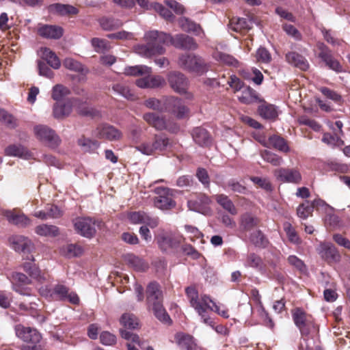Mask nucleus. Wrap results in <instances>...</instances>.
I'll return each mask as SVG.
<instances>
[{"label":"nucleus","mask_w":350,"mask_h":350,"mask_svg":"<svg viewBox=\"0 0 350 350\" xmlns=\"http://www.w3.org/2000/svg\"><path fill=\"white\" fill-rule=\"evenodd\" d=\"M144 39L146 43L136 46L135 51L146 57L163 54L165 52L163 44H171L183 50H196L198 48L194 39L185 34H177L172 37L163 31L152 30L145 33Z\"/></svg>","instance_id":"f257e3e1"},{"label":"nucleus","mask_w":350,"mask_h":350,"mask_svg":"<svg viewBox=\"0 0 350 350\" xmlns=\"http://www.w3.org/2000/svg\"><path fill=\"white\" fill-rule=\"evenodd\" d=\"M186 295L191 306L201 318L202 322L213 327V321L209 317V312L213 311V301L206 295H199L197 290L192 286L185 289Z\"/></svg>","instance_id":"f03ea898"},{"label":"nucleus","mask_w":350,"mask_h":350,"mask_svg":"<svg viewBox=\"0 0 350 350\" xmlns=\"http://www.w3.org/2000/svg\"><path fill=\"white\" fill-rule=\"evenodd\" d=\"M16 336L26 343L21 350H44L41 334L36 329L18 324L14 327Z\"/></svg>","instance_id":"7ed1b4c3"},{"label":"nucleus","mask_w":350,"mask_h":350,"mask_svg":"<svg viewBox=\"0 0 350 350\" xmlns=\"http://www.w3.org/2000/svg\"><path fill=\"white\" fill-rule=\"evenodd\" d=\"M82 116H94L95 111L90 107L85 102H82L78 98L68 100L64 103H57L53 106V116L55 118L62 119L68 116L72 109Z\"/></svg>","instance_id":"20e7f679"},{"label":"nucleus","mask_w":350,"mask_h":350,"mask_svg":"<svg viewBox=\"0 0 350 350\" xmlns=\"http://www.w3.org/2000/svg\"><path fill=\"white\" fill-rule=\"evenodd\" d=\"M146 299L149 308H152L155 317L161 321L168 323L169 315L163 306V295L159 285L157 282H151L146 289Z\"/></svg>","instance_id":"39448f33"},{"label":"nucleus","mask_w":350,"mask_h":350,"mask_svg":"<svg viewBox=\"0 0 350 350\" xmlns=\"http://www.w3.org/2000/svg\"><path fill=\"white\" fill-rule=\"evenodd\" d=\"M145 105L149 108L158 111H170L178 118H185L188 113V109L183 105L181 100L174 98L167 99L163 104L156 98H150L146 101Z\"/></svg>","instance_id":"423d86ee"},{"label":"nucleus","mask_w":350,"mask_h":350,"mask_svg":"<svg viewBox=\"0 0 350 350\" xmlns=\"http://www.w3.org/2000/svg\"><path fill=\"white\" fill-rule=\"evenodd\" d=\"M72 224L78 234L87 239H92L95 236L96 229L100 226L102 222L90 217H79L72 220Z\"/></svg>","instance_id":"0eeeda50"},{"label":"nucleus","mask_w":350,"mask_h":350,"mask_svg":"<svg viewBox=\"0 0 350 350\" xmlns=\"http://www.w3.org/2000/svg\"><path fill=\"white\" fill-rule=\"evenodd\" d=\"M178 64L182 68L197 74H203L208 70V65L204 59L193 53L180 55Z\"/></svg>","instance_id":"6e6552de"},{"label":"nucleus","mask_w":350,"mask_h":350,"mask_svg":"<svg viewBox=\"0 0 350 350\" xmlns=\"http://www.w3.org/2000/svg\"><path fill=\"white\" fill-rule=\"evenodd\" d=\"M36 137L51 148H56L60 139L55 132L46 125L38 124L33 127Z\"/></svg>","instance_id":"1a4fd4ad"},{"label":"nucleus","mask_w":350,"mask_h":350,"mask_svg":"<svg viewBox=\"0 0 350 350\" xmlns=\"http://www.w3.org/2000/svg\"><path fill=\"white\" fill-rule=\"evenodd\" d=\"M157 195L153 200L154 206L161 210H170L175 207L176 202L172 200V190L167 187H158L154 189Z\"/></svg>","instance_id":"9d476101"},{"label":"nucleus","mask_w":350,"mask_h":350,"mask_svg":"<svg viewBox=\"0 0 350 350\" xmlns=\"http://www.w3.org/2000/svg\"><path fill=\"white\" fill-rule=\"evenodd\" d=\"M317 57L327 66L329 69L337 72L342 70V66L340 63L334 57L332 50L324 43L318 42L317 44Z\"/></svg>","instance_id":"9b49d317"},{"label":"nucleus","mask_w":350,"mask_h":350,"mask_svg":"<svg viewBox=\"0 0 350 350\" xmlns=\"http://www.w3.org/2000/svg\"><path fill=\"white\" fill-rule=\"evenodd\" d=\"M295 324L299 328L302 336H308L315 329L314 324L310 317L301 310L297 308L293 313Z\"/></svg>","instance_id":"f8f14e48"},{"label":"nucleus","mask_w":350,"mask_h":350,"mask_svg":"<svg viewBox=\"0 0 350 350\" xmlns=\"http://www.w3.org/2000/svg\"><path fill=\"white\" fill-rule=\"evenodd\" d=\"M273 174L277 180L283 183L297 185L302 180V176L297 168H278L274 170Z\"/></svg>","instance_id":"ddd939ff"},{"label":"nucleus","mask_w":350,"mask_h":350,"mask_svg":"<svg viewBox=\"0 0 350 350\" xmlns=\"http://www.w3.org/2000/svg\"><path fill=\"white\" fill-rule=\"evenodd\" d=\"M211 200L205 194L200 193L196 196V199H191L188 201V207L190 210L200 213L203 215H208L211 212L209 204Z\"/></svg>","instance_id":"4468645a"},{"label":"nucleus","mask_w":350,"mask_h":350,"mask_svg":"<svg viewBox=\"0 0 350 350\" xmlns=\"http://www.w3.org/2000/svg\"><path fill=\"white\" fill-rule=\"evenodd\" d=\"M317 250L321 257L329 263L337 262L340 259L337 249L330 243H321Z\"/></svg>","instance_id":"2eb2a0df"},{"label":"nucleus","mask_w":350,"mask_h":350,"mask_svg":"<svg viewBox=\"0 0 350 350\" xmlns=\"http://www.w3.org/2000/svg\"><path fill=\"white\" fill-rule=\"evenodd\" d=\"M95 135L99 138L109 141L119 140L122 137V133L118 129L107 124L98 126L95 131Z\"/></svg>","instance_id":"dca6fc26"},{"label":"nucleus","mask_w":350,"mask_h":350,"mask_svg":"<svg viewBox=\"0 0 350 350\" xmlns=\"http://www.w3.org/2000/svg\"><path fill=\"white\" fill-rule=\"evenodd\" d=\"M53 297L55 300H68L74 304H77L79 301L77 295L73 292H70L69 288L62 284H58L54 286Z\"/></svg>","instance_id":"f3484780"},{"label":"nucleus","mask_w":350,"mask_h":350,"mask_svg":"<svg viewBox=\"0 0 350 350\" xmlns=\"http://www.w3.org/2000/svg\"><path fill=\"white\" fill-rule=\"evenodd\" d=\"M9 243L11 247L16 252L30 253L33 248V245L31 240L21 235H15L11 237L9 239Z\"/></svg>","instance_id":"a211bd4d"},{"label":"nucleus","mask_w":350,"mask_h":350,"mask_svg":"<svg viewBox=\"0 0 350 350\" xmlns=\"http://www.w3.org/2000/svg\"><path fill=\"white\" fill-rule=\"evenodd\" d=\"M183 240L182 236H176L172 234H163L159 236L157 239L160 248L166 251L169 249L176 247Z\"/></svg>","instance_id":"6ab92c4d"},{"label":"nucleus","mask_w":350,"mask_h":350,"mask_svg":"<svg viewBox=\"0 0 350 350\" xmlns=\"http://www.w3.org/2000/svg\"><path fill=\"white\" fill-rule=\"evenodd\" d=\"M174 339L181 350H200L193 336L189 334L178 332L175 335Z\"/></svg>","instance_id":"aec40b11"},{"label":"nucleus","mask_w":350,"mask_h":350,"mask_svg":"<svg viewBox=\"0 0 350 350\" xmlns=\"http://www.w3.org/2000/svg\"><path fill=\"white\" fill-rule=\"evenodd\" d=\"M234 94L239 100L244 104L261 101L260 96L254 89H235Z\"/></svg>","instance_id":"412c9836"},{"label":"nucleus","mask_w":350,"mask_h":350,"mask_svg":"<svg viewBox=\"0 0 350 350\" xmlns=\"http://www.w3.org/2000/svg\"><path fill=\"white\" fill-rule=\"evenodd\" d=\"M144 118L148 124L154 126L157 130L166 129L171 132L175 133L178 129L177 126H174L173 128L168 127L165 120L154 113H146L144 115Z\"/></svg>","instance_id":"4be33fe9"},{"label":"nucleus","mask_w":350,"mask_h":350,"mask_svg":"<svg viewBox=\"0 0 350 350\" xmlns=\"http://www.w3.org/2000/svg\"><path fill=\"white\" fill-rule=\"evenodd\" d=\"M228 27L233 31L244 34L252 29V23L245 18L233 17L229 21Z\"/></svg>","instance_id":"5701e85b"},{"label":"nucleus","mask_w":350,"mask_h":350,"mask_svg":"<svg viewBox=\"0 0 350 350\" xmlns=\"http://www.w3.org/2000/svg\"><path fill=\"white\" fill-rule=\"evenodd\" d=\"M146 75V77L137 80L136 84L138 88H159L165 85V81L163 77Z\"/></svg>","instance_id":"b1692460"},{"label":"nucleus","mask_w":350,"mask_h":350,"mask_svg":"<svg viewBox=\"0 0 350 350\" xmlns=\"http://www.w3.org/2000/svg\"><path fill=\"white\" fill-rule=\"evenodd\" d=\"M4 216L10 223L20 227H26L31 224V219L24 213L16 211H6Z\"/></svg>","instance_id":"393cba45"},{"label":"nucleus","mask_w":350,"mask_h":350,"mask_svg":"<svg viewBox=\"0 0 350 350\" xmlns=\"http://www.w3.org/2000/svg\"><path fill=\"white\" fill-rule=\"evenodd\" d=\"M38 33L44 38L59 39L63 35V29L56 25H44L38 28Z\"/></svg>","instance_id":"a878e982"},{"label":"nucleus","mask_w":350,"mask_h":350,"mask_svg":"<svg viewBox=\"0 0 350 350\" xmlns=\"http://www.w3.org/2000/svg\"><path fill=\"white\" fill-rule=\"evenodd\" d=\"M286 60L288 64L304 71L307 70L310 66L308 60L302 55L295 51L287 53Z\"/></svg>","instance_id":"bb28decb"},{"label":"nucleus","mask_w":350,"mask_h":350,"mask_svg":"<svg viewBox=\"0 0 350 350\" xmlns=\"http://www.w3.org/2000/svg\"><path fill=\"white\" fill-rule=\"evenodd\" d=\"M260 142L264 146L267 148L272 147L283 152H288L289 151V147L284 139L276 135L270 136L267 141L263 140Z\"/></svg>","instance_id":"cd10ccee"},{"label":"nucleus","mask_w":350,"mask_h":350,"mask_svg":"<svg viewBox=\"0 0 350 350\" xmlns=\"http://www.w3.org/2000/svg\"><path fill=\"white\" fill-rule=\"evenodd\" d=\"M5 154L8 156L17 157L24 159H29L31 154L21 144H12L5 149Z\"/></svg>","instance_id":"c85d7f7f"},{"label":"nucleus","mask_w":350,"mask_h":350,"mask_svg":"<svg viewBox=\"0 0 350 350\" xmlns=\"http://www.w3.org/2000/svg\"><path fill=\"white\" fill-rule=\"evenodd\" d=\"M41 58L46 62L53 69H58L61 66V62L56 54L52 51L49 48L43 47L40 49Z\"/></svg>","instance_id":"c756f323"},{"label":"nucleus","mask_w":350,"mask_h":350,"mask_svg":"<svg viewBox=\"0 0 350 350\" xmlns=\"http://www.w3.org/2000/svg\"><path fill=\"white\" fill-rule=\"evenodd\" d=\"M167 79L171 88H182L188 85L187 77L179 71L170 72Z\"/></svg>","instance_id":"7c9ffc66"},{"label":"nucleus","mask_w":350,"mask_h":350,"mask_svg":"<svg viewBox=\"0 0 350 350\" xmlns=\"http://www.w3.org/2000/svg\"><path fill=\"white\" fill-rule=\"evenodd\" d=\"M98 21L101 28L105 31H113L119 29L123 25L121 20L109 16H103Z\"/></svg>","instance_id":"2f4dec72"},{"label":"nucleus","mask_w":350,"mask_h":350,"mask_svg":"<svg viewBox=\"0 0 350 350\" xmlns=\"http://www.w3.org/2000/svg\"><path fill=\"white\" fill-rule=\"evenodd\" d=\"M260 219L250 213H245L241 217L240 228L244 231H250L258 226Z\"/></svg>","instance_id":"473e14b6"},{"label":"nucleus","mask_w":350,"mask_h":350,"mask_svg":"<svg viewBox=\"0 0 350 350\" xmlns=\"http://www.w3.org/2000/svg\"><path fill=\"white\" fill-rule=\"evenodd\" d=\"M63 66L68 70L80 73L82 77H79V81L81 80V78L83 79L84 75L88 71L87 69L84 68L81 63L71 57H66L64 59L63 61Z\"/></svg>","instance_id":"72a5a7b5"},{"label":"nucleus","mask_w":350,"mask_h":350,"mask_svg":"<svg viewBox=\"0 0 350 350\" xmlns=\"http://www.w3.org/2000/svg\"><path fill=\"white\" fill-rule=\"evenodd\" d=\"M193 140L200 146H207L211 142V137L206 130L197 127L192 133Z\"/></svg>","instance_id":"f704fd0d"},{"label":"nucleus","mask_w":350,"mask_h":350,"mask_svg":"<svg viewBox=\"0 0 350 350\" xmlns=\"http://www.w3.org/2000/svg\"><path fill=\"white\" fill-rule=\"evenodd\" d=\"M258 113L264 119L274 120L278 116L276 107L270 104H263L258 107Z\"/></svg>","instance_id":"c9c22d12"},{"label":"nucleus","mask_w":350,"mask_h":350,"mask_svg":"<svg viewBox=\"0 0 350 350\" xmlns=\"http://www.w3.org/2000/svg\"><path fill=\"white\" fill-rule=\"evenodd\" d=\"M120 324L126 329H135L139 327L137 317L131 313L123 314L120 319Z\"/></svg>","instance_id":"e433bc0d"},{"label":"nucleus","mask_w":350,"mask_h":350,"mask_svg":"<svg viewBox=\"0 0 350 350\" xmlns=\"http://www.w3.org/2000/svg\"><path fill=\"white\" fill-rule=\"evenodd\" d=\"M37 234L44 237H56L59 234V229L53 225L41 224L36 227Z\"/></svg>","instance_id":"4c0bfd02"},{"label":"nucleus","mask_w":350,"mask_h":350,"mask_svg":"<svg viewBox=\"0 0 350 350\" xmlns=\"http://www.w3.org/2000/svg\"><path fill=\"white\" fill-rule=\"evenodd\" d=\"M213 57L219 63L229 66H237L238 63L237 60L232 55L217 50L213 53Z\"/></svg>","instance_id":"58836bf2"},{"label":"nucleus","mask_w":350,"mask_h":350,"mask_svg":"<svg viewBox=\"0 0 350 350\" xmlns=\"http://www.w3.org/2000/svg\"><path fill=\"white\" fill-rule=\"evenodd\" d=\"M151 68L146 66H128L124 68V74L128 76H141L150 74Z\"/></svg>","instance_id":"ea45409f"},{"label":"nucleus","mask_w":350,"mask_h":350,"mask_svg":"<svg viewBox=\"0 0 350 350\" xmlns=\"http://www.w3.org/2000/svg\"><path fill=\"white\" fill-rule=\"evenodd\" d=\"M124 260L130 266L137 271H143L147 268V265L140 258L132 254L125 255Z\"/></svg>","instance_id":"a19ab883"},{"label":"nucleus","mask_w":350,"mask_h":350,"mask_svg":"<svg viewBox=\"0 0 350 350\" xmlns=\"http://www.w3.org/2000/svg\"><path fill=\"white\" fill-rule=\"evenodd\" d=\"M216 200L225 210L228 211L232 215L237 213V208L233 204L232 202L228 198L227 196L224 194L217 195Z\"/></svg>","instance_id":"79ce46f5"},{"label":"nucleus","mask_w":350,"mask_h":350,"mask_svg":"<svg viewBox=\"0 0 350 350\" xmlns=\"http://www.w3.org/2000/svg\"><path fill=\"white\" fill-rule=\"evenodd\" d=\"M262 260L261 258L254 253H250L247 255L244 265L254 269H261L262 268Z\"/></svg>","instance_id":"37998d69"},{"label":"nucleus","mask_w":350,"mask_h":350,"mask_svg":"<svg viewBox=\"0 0 350 350\" xmlns=\"http://www.w3.org/2000/svg\"><path fill=\"white\" fill-rule=\"evenodd\" d=\"M260 156L264 161L274 166H279L283 163V159L281 157L267 150L261 151Z\"/></svg>","instance_id":"c03bdc74"},{"label":"nucleus","mask_w":350,"mask_h":350,"mask_svg":"<svg viewBox=\"0 0 350 350\" xmlns=\"http://www.w3.org/2000/svg\"><path fill=\"white\" fill-rule=\"evenodd\" d=\"M178 23L181 29L187 32L198 33L200 30L199 25L185 17L180 18L178 21Z\"/></svg>","instance_id":"a18cd8bd"},{"label":"nucleus","mask_w":350,"mask_h":350,"mask_svg":"<svg viewBox=\"0 0 350 350\" xmlns=\"http://www.w3.org/2000/svg\"><path fill=\"white\" fill-rule=\"evenodd\" d=\"M83 252V247L77 244H68L62 248V253L69 258L81 256Z\"/></svg>","instance_id":"49530a36"},{"label":"nucleus","mask_w":350,"mask_h":350,"mask_svg":"<svg viewBox=\"0 0 350 350\" xmlns=\"http://www.w3.org/2000/svg\"><path fill=\"white\" fill-rule=\"evenodd\" d=\"M0 121L9 129H14L17 126L16 119L3 109H0Z\"/></svg>","instance_id":"de8ad7c7"},{"label":"nucleus","mask_w":350,"mask_h":350,"mask_svg":"<svg viewBox=\"0 0 350 350\" xmlns=\"http://www.w3.org/2000/svg\"><path fill=\"white\" fill-rule=\"evenodd\" d=\"M250 241L257 247H265L267 243V239L263 233L259 230H254L250 237Z\"/></svg>","instance_id":"09e8293b"},{"label":"nucleus","mask_w":350,"mask_h":350,"mask_svg":"<svg viewBox=\"0 0 350 350\" xmlns=\"http://www.w3.org/2000/svg\"><path fill=\"white\" fill-rule=\"evenodd\" d=\"M283 228L290 242L294 244L300 243L301 241L297 232L289 222H284L283 224Z\"/></svg>","instance_id":"8fccbe9b"},{"label":"nucleus","mask_w":350,"mask_h":350,"mask_svg":"<svg viewBox=\"0 0 350 350\" xmlns=\"http://www.w3.org/2000/svg\"><path fill=\"white\" fill-rule=\"evenodd\" d=\"M313 212V206L310 201H306L300 204L297 210V214L301 219H306L312 215Z\"/></svg>","instance_id":"3c124183"},{"label":"nucleus","mask_w":350,"mask_h":350,"mask_svg":"<svg viewBox=\"0 0 350 350\" xmlns=\"http://www.w3.org/2000/svg\"><path fill=\"white\" fill-rule=\"evenodd\" d=\"M91 43L98 53H103L110 49L109 42L105 39L94 38L92 39Z\"/></svg>","instance_id":"603ef678"},{"label":"nucleus","mask_w":350,"mask_h":350,"mask_svg":"<svg viewBox=\"0 0 350 350\" xmlns=\"http://www.w3.org/2000/svg\"><path fill=\"white\" fill-rule=\"evenodd\" d=\"M154 152L156 151L164 150L170 144L169 139L165 136L156 135L154 141L152 142Z\"/></svg>","instance_id":"864d4df0"},{"label":"nucleus","mask_w":350,"mask_h":350,"mask_svg":"<svg viewBox=\"0 0 350 350\" xmlns=\"http://www.w3.org/2000/svg\"><path fill=\"white\" fill-rule=\"evenodd\" d=\"M154 10L159 15L167 21L172 22L174 20V16L172 12L167 8L160 3H155Z\"/></svg>","instance_id":"5fc2aeb1"},{"label":"nucleus","mask_w":350,"mask_h":350,"mask_svg":"<svg viewBox=\"0 0 350 350\" xmlns=\"http://www.w3.org/2000/svg\"><path fill=\"white\" fill-rule=\"evenodd\" d=\"M322 141L330 146H340L342 144V141L340 139V137L337 132H335L334 135L325 133Z\"/></svg>","instance_id":"6e6d98bb"},{"label":"nucleus","mask_w":350,"mask_h":350,"mask_svg":"<svg viewBox=\"0 0 350 350\" xmlns=\"http://www.w3.org/2000/svg\"><path fill=\"white\" fill-rule=\"evenodd\" d=\"M78 144L84 151H90L96 149L99 146V144L96 141H92L85 137L80 138Z\"/></svg>","instance_id":"4d7b16f0"},{"label":"nucleus","mask_w":350,"mask_h":350,"mask_svg":"<svg viewBox=\"0 0 350 350\" xmlns=\"http://www.w3.org/2000/svg\"><path fill=\"white\" fill-rule=\"evenodd\" d=\"M37 64L40 75L46 77L49 79H51L53 77V72L46 63H44L42 60H38Z\"/></svg>","instance_id":"13d9d810"},{"label":"nucleus","mask_w":350,"mask_h":350,"mask_svg":"<svg viewBox=\"0 0 350 350\" xmlns=\"http://www.w3.org/2000/svg\"><path fill=\"white\" fill-rule=\"evenodd\" d=\"M287 260L290 265L294 267L301 272H304L306 270L305 264L297 256L295 255H291L288 257Z\"/></svg>","instance_id":"bf43d9fd"},{"label":"nucleus","mask_w":350,"mask_h":350,"mask_svg":"<svg viewBox=\"0 0 350 350\" xmlns=\"http://www.w3.org/2000/svg\"><path fill=\"white\" fill-rule=\"evenodd\" d=\"M135 148L145 155H152L154 153L153 144L151 142H142L138 146H136Z\"/></svg>","instance_id":"052dcab7"},{"label":"nucleus","mask_w":350,"mask_h":350,"mask_svg":"<svg viewBox=\"0 0 350 350\" xmlns=\"http://www.w3.org/2000/svg\"><path fill=\"white\" fill-rule=\"evenodd\" d=\"M250 180L256 185H257L260 188L266 190L271 191V185L269 180L265 178H260L256 176H252Z\"/></svg>","instance_id":"680f3d73"},{"label":"nucleus","mask_w":350,"mask_h":350,"mask_svg":"<svg viewBox=\"0 0 350 350\" xmlns=\"http://www.w3.org/2000/svg\"><path fill=\"white\" fill-rule=\"evenodd\" d=\"M256 59L259 62L269 63L271 59V56L267 49L260 47L256 51Z\"/></svg>","instance_id":"e2e57ef3"},{"label":"nucleus","mask_w":350,"mask_h":350,"mask_svg":"<svg viewBox=\"0 0 350 350\" xmlns=\"http://www.w3.org/2000/svg\"><path fill=\"white\" fill-rule=\"evenodd\" d=\"M100 340L105 345H112L116 343V337L108 332H103L100 334Z\"/></svg>","instance_id":"0e129e2a"},{"label":"nucleus","mask_w":350,"mask_h":350,"mask_svg":"<svg viewBox=\"0 0 350 350\" xmlns=\"http://www.w3.org/2000/svg\"><path fill=\"white\" fill-rule=\"evenodd\" d=\"M132 33L126 31H120L116 33H109L107 37L109 39L129 40L132 38Z\"/></svg>","instance_id":"69168bd1"},{"label":"nucleus","mask_w":350,"mask_h":350,"mask_svg":"<svg viewBox=\"0 0 350 350\" xmlns=\"http://www.w3.org/2000/svg\"><path fill=\"white\" fill-rule=\"evenodd\" d=\"M165 4L172 9L177 14H183L185 12V8L183 5L174 0H166Z\"/></svg>","instance_id":"338daca9"},{"label":"nucleus","mask_w":350,"mask_h":350,"mask_svg":"<svg viewBox=\"0 0 350 350\" xmlns=\"http://www.w3.org/2000/svg\"><path fill=\"white\" fill-rule=\"evenodd\" d=\"M48 219L58 218L62 215V211L55 205H47L46 206Z\"/></svg>","instance_id":"774afa93"}]
</instances>
